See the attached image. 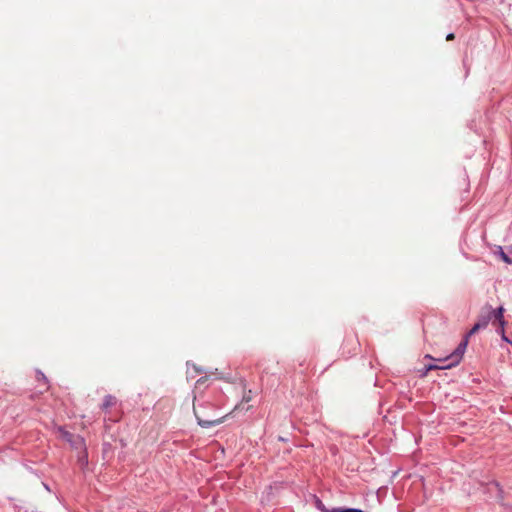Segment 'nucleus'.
<instances>
[{
  "mask_svg": "<svg viewBox=\"0 0 512 512\" xmlns=\"http://www.w3.org/2000/svg\"><path fill=\"white\" fill-rule=\"evenodd\" d=\"M466 347H467V339L465 341H462L458 345V347L449 356H447L446 358L437 359V361L440 362L441 365L426 366V372H428L430 370H435V369H448L453 366H456L462 359Z\"/></svg>",
  "mask_w": 512,
  "mask_h": 512,
  "instance_id": "nucleus-1",
  "label": "nucleus"
},
{
  "mask_svg": "<svg viewBox=\"0 0 512 512\" xmlns=\"http://www.w3.org/2000/svg\"><path fill=\"white\" fill-rule=\"evenodd\" d=\"M193 410L197 422L202 428H210L212 426L219 425L224 421V417H209L208 413L198 411L195 404L193 405Z\"/></svg>",
  "mask_w": 512,
  "mask_h": 512,
  "instance_id": "nucleus-2",
  "label": "nucleus"
},
{
  "mask_svg": "<svg viewBox=\"0 0 512 512\" xmlns=\"http://www.w3.org/2000/svg\"><path fill=\"white\" fill-rule=\"evenodd\" d=\"M491 321V314H482L478 321L474 324V326L471 328V330L468 332V334L466 335V337L464 338L463 341H465L466 339L468 340V338L470 336H472L473 334L477 333L480 329H483L485 327H487L488 323Z\"/></svg>",
  "mask_w": 512,
  "mask_h": 512,
  "instance_id": "nucleus-3",
  "label": "nucleus"
},
{
  "mask_svg": "<svg viewBox=\"0 0 512 512\" xmlns=\"http://www.w3.org/2000/svg\"><path fill=\"white\" fill-rule=\"evenodd\" d=\"M504 311L505 310L503 307H499L497 309H492L489 307L487 314H491V320L494 319L493 325L505 326L506 321L504 319Z\"/></svg>",
  "mask_w": 512,
  "mask_h": 512,
  "instance_id": "nucleus-4",
  "label": "nucleus"
},
{
  "mask_svg": "<svg viewBox=\"0 0 512 512\" xmlns=\"http://www.w3.org/2000/svg\"><path fill=\"white\" fill-rule=\"evenodd\" d=\"M117 404V399L115 396L107 395L104 398L103 404L101 406L102 410H107L110 407H113Z\"/></svg>",
  "mask_w": 512,
  "mask_h": 512,
  "instance_id": "nucleus-5",
  "label": "nucleus"
},
{
  "mask_svg": "<svg viewBox=\"0 0 512 512\" xmlns=\"http://www.w3.org/2000/svg\"><path fill=\"white\" fill-rule=\"evenodd\" d=\"M504 327L505 326H498L497 333L501 335L502 340H504L505 342H510V339L505 335Z\"/></svg>",
  "mask_w": 512,
  "mask_h": 512,
  "instance_id": "nucleus-6",
  "label": "nucleus"
},
{
  "mask_svg": "<svg viewBox=\"0 0 512 512\" xmlns=\"http://www.w3.org/2000/svg\"><path fill=\"white\" fill-rule=\"evenodd\" d=\"M337 512H364V511L361 509H356V508H346V509L338 510Z\"/></svg>",
  "mask_w": 512,
  "mask_h": 512,
  "instance_id": "nucleus-7",
  "label": "nucleus"
},
{
  "mask_svg": "<svg viewBox=\"0 0 512 512\" xmlns=\"http://www.w3.org/2000/svg\"><path fill=\"white\" fill-rule=\"evenodd\" d=\"M38 380H39V381H40V380H41V381H43V384H44V385H47V382H48V381H47V378L45 377V375H44V374L39 373V374H38Z\"/></svg>",
  "mask_w": 512,
  "mask_h": 512,
  "instance_id": "nucleus-8",
  "label": "nucleus"
},
{
  "mask_svg": "<svg viewBox=\"0 0 512 512\" xmlns=\"http://www.w3.org/2000/svg\"><path fill=\"white\" fill-rule=\"evenodd\" d=\"M501 257H502V259H503L506 263H508V264H511V263H512L511 259H510V258H509V257H508L504 252H502V253H501Z\"/></svg>",
  "mask_w": 512,
  "mask_h": 512,
  "instance_id": "nucleus-9",
  "label": "nucleus"
},
{
  "mask_svg": "<svg viewBox=\"0 0 512 512\" xmlns=\"http://www.w3.org/2000/svg\"><path fill=\"white\" fill-rule=\"evenodd\" d=\"M316 504H317V507L319 509H321L322 511L326 512V510L324 509V506H323V504H322V502L320 500H317Z\"/></svg>",
  "mask_w": 512,
  "mask_h": 512,
  "instance_id": "nucleus-10",
  "label": "nucleus"
},
{
  "mask_svg": "<svg viewBox=\"0 0 512 512\" xmlns=\"http://www.w3.org/2000/svg\"><path fill=\"white\" fill-rule=\"evenodd\" d=\"M454 37H455L454 34L450 33V34L447 35L446 40H448V41L453 40Z\"/></svg>",
  "mask_w": 512,
  "mask_h": 512,
  "instance_id": "nucleus-11",
  "label": "nucleus"
},
{
  "mask_svg": "<svg viewBox=\"0 0 512 512\" xmlns=\"http://www.w3.org/2000/svg\"><path fill=\"white\" fill-rule=\"evenodd\" d=\"M206 406H208L209 408H214V405L212 403H210V402H207Z\"/></svg>",
  "mask_w": 512,
  "mask_h": 512,
  "instance_id": "nucleus-12",
  "label": "nucleus"
},
{
  "mask_svg": "<svg viewBox=\"0 0 512 512\" xmlns=\"http://www.w3.org/2000/svg\"><path fill=\"white\" fill-rule=\"evenodd\" d=\"M244 399H245L246 401H250V397H249V396H246Z\"/></svg>",
  "mask_w": 512,
  "mask_h": 512,
  "instance_id": "nucleus-13",
  "label": "nucleus"
},
{
  "mask_svg": "<svg viewBox=\"0 0 512 512\" xmlns=\"http://www.w3.org/2000/svg\"><path fill=\"white\" fill-rule=\"evenodd\" d=\"M509 343L512 345V341H511V340H510V342H509Z\"/></svg>",
  "mask_w": 512,
  "mask_h": 512,
  "instance_id": "nucleus-14",
  "label": "nucleus"
}]
</instances>
